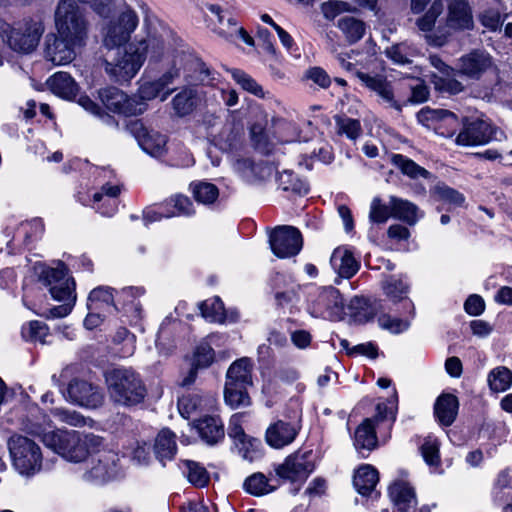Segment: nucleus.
<instances>
[{
    "mask_svg": "<svg viewBox=\"0 0 512 512\" xmlns=\"http://www.w3.org/2000/svg\"><path fill=\"white\" fill-rule=\"evenodd\" d=\"M422 456L431 467H438L440 463L439 444L436 440L426 439L421 446Z\"/></svg>",
    "mask_w": 512,
    "mask_h": 512,
    "instance_id": "nucleus-63",
    "label": "nucleus"
},
{
    "mask_svg": "<svg viewBox=\"0 0 512 512\" xmlns=\"http://www.w3.org/2000/svg\"><path fill=\"white\" fill-rule=\"evenodd\" d=\"M190 187L196 201L203 204L213 203L219 195L218 188L211 183L197 182L192 183Z\"/></svg>",
    "mask_w": 512,
    "mask_h": 512,
    "instance_id": "nucleus-52",
    "label": "nucleus"
},
{
    "mask_svg": "<svg viewBox=\"0 0 512 512\" xmlns=\"http://www.w3.org/2000/svg\"><path fill=\"white\" fill-rule=\"evenodd\" d=\"M143 63L141 48H137L132 42L124 49H109L105 56V71L115 82H129L138 73Z\"/></svg>",
    "mask_w": 512,
    "mask_h": 512,
    "instance_id": "nucleus-5",
    "label": "nucleus"
},
{
    "mask_svg": "<svg viewBox=\"0 0 512 512\" xmlns=\"http://www.w3.org/2000/svg\"><path fill=\"white\" fill-rule=\"evenodd\" d=\"M357 78L360 80L361 84L369 91L373 92L382 103L398 111L401 110V105L395 98L392 83L388 81L384 75L357 71Z\"/></svg>",
    "mask_w": 512,
    "mask_h": 512,
    "instance_id": "nucleus-18",
    "label": "nucleus"
},
{
    "mask_svg": "<svg viewBox=\"0 0 512 512\" xmlns=\"http://www.w3.org/2000/svg\"><path fill=\"white\" fill-rule=\"evenodd\" d=\"M131 461L137 466H147L152 461L150 445L144 441H136L129 453Z\"/></svg>",
    "mask_w": 512,
    "mask_h": 512,
    "instance_id": "nucleus-58",
    "label": "nucleus"
},
{
    "mask_svg": "<svg viewBox=\"0 0 512 512\" xmlns=\"http://www.w3.org/2000/svg\"><path fill=\"white\" fill-rule=\"evenodd\" d=\"M503 132L486 118L466 119L456 137V143L461 146H477L500 140Z\"/></svg>",
    "mask_w": 512,
    "mask_h": 512,
    "instance_id": "nucleus-8",
    "label": "nucleus"
},
{
    "mask_svg": "<svg viewBox=\"0 0 512 512\" xmlns=\"http://www.w3.org/2000/svg\"><path fill=\"white\" fill-rule=\"evenodd\" d=\"M495 68L493 57L484 50L476 49L457 60L455 71L467 79L480 80L484 74Z\"/></svg>",
    "mask_w": 512,
    "mask_h": 512,
    "instance_id": "nucleus-12",
    "label": "nucleus"
},
{
    "mask_svg": "<svg viewBox=\"0 0 512 512\" xmlns=\"http://www.w3.org/2000/svg\"><path fill=\"white\" fill-rule=\"evenodd\" d=\"M120 473L119 456L113 451H103L93 456L83 477L89 482L102 484L116 478Z\"/></svg>",
    "mask_w": 512,
    "mask_h": 512,
    "instance_id": "nucleus-11",
    "label": "nucleus"
},
{
    "mask_svg": "<svg viewBox=\"0 0 512 512\" xmlns=\"http://www.w3.org/2000/svg\"><path fill=\"white\" fill-rule=\"evenodd\" d=\"M337 27L351 44L358 42L366 31L365 23L352 16L341 17L337 22Z\"/></svg>",
    "mask_w": 512,
    "mask_h": 512,
    "instance_id": "nucleus-37",
    "label": "nucleus"
},
{
    "mask_svg": "<svg viewBox=\"0 0 512 512\" xmlns=\"http://www.w3.org/2000/svg\"><path fill=\"white\" fill-rule=\"evenodd\" d=\"M312 453L296 452L288 456L285 461L276 469L279 477L291 482H303L314 470V464L311 461Z\"/></svg>",
    "mask_w": 512,
    "mask_h": 512,
    "instance_id": "nucleus-15",
    "label": "nucleus"
},
{
    "mask_svg": "<svg viewBox=\"0 0 512 512\" xmlns=\"http://www.w3.org/2000/svg\"><path fill=\"white\" fill-rule=\"evenodd\" d=\"M389 495L399 511H415L417 499L410 483L404 480L395 481L389 488Z\"/></svg>",
    "mask_w": 512,
    "mask_h": 512,
    "instance_id": "nucleus-24",
    "label": "nucleus"
},
{
    "mask_svg": "<svg viewBox=\"0 0 512 512\" xmlns=\"http://www.w3.org/2000/svg\"><path fill=\"white\" fill-rule=\"evenodd\" d=\"M44 30V24L40 19H23L8 28L6 42L13 51L29 54L37 48Z\"/></svg>",
    "mask_w": 512,
    "mask_h": 512,
    "instance_id": "nucleus-7",
    "label": "nucleus"
},
{
    "mask_svg": "<svg viewBox=\"0 0 512 512\" xmlns=\"http://www.w3.org/2000/svg\"><path fill=\"white\" fill-rule=\"evenodd\" d=\"M506 489H512V475L509 469L499 472L494 481L491 493L496 503L500 504L506 500Z\"/></svg>",
    "mask_w": 512,
    "mask_h": 512,
    "instance_id": "nucleus-51",
    "label": "nucleus"
},
{
    "mask_svg": "<svg viewBox=\"0 0 512 512\" xmlns=\"http://www.w3.org/2000/svg\"><path fill=\"white\" fill-rule=\"evenodd\" d=\"M243 487L247 493L254 496H262L276 489V486L272 485L269 479L259 472L249 476L245 480Z\"/></svg>",
    "mask_w": 512,
    "mask_h": 512,
    "instance_id": "nucleus-40",
    "label": "nucleus"
},
{
    "mask_svg": "<svg viewBox=\"0 0 512 512\" xmlns=\"http://www.w3.org/2000/svg\"><path fill=\"white\" fill-rule=\"evenodd\" d=\"M378 480L377 470L373 466L366 464L356 471L353 484L358 493L365 496L373 493Z\"/></svg>",
    "mask_w": 512,
    "mask_h": 512,
    "instance_id": "nucleus-34",
    "label": "nucleus"
},
{
    "mask_svg": "<svg viewBox=\"0 0 512 512\" xmlns=\"http://www.w3.org/2000/svg\"><path fill=\"white\" fill-rule=\"evenodd\" d=\"M446 25L452 30H464L473 27L472 12L465 0H456L449 3Z\"/></svg>",
    "mask_w": 512,
    "mask_h": 512,
    "instance_id": "nucleus-23",
    "label": "nucleus"
},
{
    "mask_svg": "<svg viewBox=\"0 0 512 512\" xmlns=\"http://www.w3.org/2000/svg\"><path fill=\"white\" fill-rule=\"evenodd\" d=\"M129 129L146 153L155 157L163 154L167 143L165 135L148 130L140 121L131 122Z\"/></svg>",
    "mask_w": 512,
    "mask_h": 512,
    "instance_id": "nucleus-21",
    "label": "nucleus"
},
{
    "mask_svg": "<svg viewBox=\"0 0 512 512\" xmlns=\"http://www.w3.org/2000/svg\"><path fill=\"white\" fill-rule=\"evenodd\" d=\"M134 43L137 48H141L143 61H145L147 56H150L154 61H158L164 55L165 44L164 41L158 37L149 36L147 39Z\"/></svg>",
    "mask_w": 512,
    "mask_h": 512,
    "instance_id": "nucleus-47",
    "label": "nucleus"
},
{
    "mask_svg": "<svg viewBox=\"0 0 512 512\" xmlns=\"http://www.w3.org/2000/svg\"><path fill=\"white\" fill-rule=\"evenodd\" d=\"M390 208L392 216L406 222L409 225H414L422 215H418V207L410 201L390 197Z\"/></svg>",
    "mask_w": 512,
    "mask_h": 512,
    "instance_id": "nucleus-35",
    "label": "nucleus"
},
{
    "mask_svg": "<svg viewBox=\"0 0 512 512\" xmlns=\"http://www.w3.org/2000/svg\"><path fill=\"white\" fill-rule=\"evenodd\" d=\"M244 414L236 413L230 418L229 427H228V435L234 439L237 444H241L242 448H240V452L242 453V457L249 461L254 459L253 451H250L247 446H253V443L248 436L245 434L242 428Z\"/></svg>",
    "mask_w": 512,
    "mask_h": 512,
    "instance_id": "nucleus-32",
    "label": "nucleus"
},
{
    "mask_svg": "<svg viewBox=\"0 0 512 512\" xmlns=\"http://www.w3.org/2000/svg\"><path fill=\"white\" fill-rule=\"evenodd\" d=\"M300 429L301 425L298 420H277L267 428L265 439L271 447L281 449L295 440Z\"/></svg>",
    "mask_w": 512,
    "mask_h": 512,
    "instance_id": "nucleus-20",
    "label": "nucleus"
},
{
    "mask_svg": "<svg viewBox=\"0 0 512 512\" xmlns=\"http://www.w3.org/2000/svg\"><path fill=\"white\" fill-rule=\"evenodd\" d=\"M42 418V422L27 420L23 424V430L39 437L47 448L68 461L81 462L89 453L98 451L103 444V439L94 434L62 429L48 430L51 428V421L46 419V415Z\"/></svg>",
    "mask_w": 512,
    "mask_h": 512,
    "instance_id": "nucleus-1",
    "label": "nucleus"
},
{
    "mask_svg": "<svg viewBox=\"0 0 512 512\" xmlns=\"http://www.w3.org/2000/svg\"><path fill=\"white\" fill-rule=\"evenodd\" d=\"M330 264L339 277L346 279L353 277L360 268V262L347 246H339L334 249L330 257Z\"/></svg>",
    "mask_w": 512,
    "mask_h": 512,
    "instance_id": "nucleus-22",
    "label": "nucleus"
},
{
    "mask_svg": "<svg viewBox=\"0 0 512 512\" xmlns=\"http://www.w3.org/2000/svg\"><path fill=\"white\" fill-rule=\"evenodd\" d=\"M232 77L233 79L239 84L241 85V87L254 94L255 96H258V97H263L264 96V92H263V89L262 87L252 78L250 77L248 74H246L245 72L241 71V70H238V69H234L232 70Z\"/></svg>",
    "mask_w": 512,
    "mask_h": 512,
    "instance_id": "nucleus-61",
    "label": "nucleus"
},
{
    "mask_svg": "<svg viewBox=\"0 0 512 512\" xmlns=\"http://www.w3.org/2000/svg\"><path fill=\"white\" fill-rule=\"evenodd\" d=\"M367 57H364L360 52L351 50L350 52L338 53L336 60L338 64L350 73L357 76V71L367 68Z\"/></svg>",
    "mask_w": 512,
    "mask_h": 512,
    "instance_id": "nucleus-41",
    "label": "nucleus"
},
{
    "mask_svg": "<svg viewBox=\"0 0 512 512\" xmlns=\"http://www.w3.org/2000/svg\"><path fill=\"white\" fill-rule=\"evenodd\" d=\"M49 89L57 96L72 99L77 95L78 85L66 72H57L47 80Z\"/></svg>",
    "mask_w": 512,
    "mask_h": 512,
    "instance_id": "nucleus-31",
    "label": "nucleus"
},
{
    "mask_svg": "<svg viewBox=\"0 0 512 512\" xmlns=\"http://www.w3.org/2000/svg\"><path fill=\"white\" fill-rule=\"evenodd\" d=\"M103 104L111 111L125 116L142 114L147 105L138 98L126 95L116 87H108L99 92Z\"/></svg>",
    "mask_w": 512,
    "mask_h": 512,
    "instance_id": "nucleus-13",
    "label": "nucleus"
},
{
    "mask_svg": "<svg viewBox=\"0 0 512 512\" xmlns=\"http://www.w3.org/2000/svg\"><path fill=\"white\" fill-rule=\"evenodd\" d=\"M417 119L427 127H433L437 133L445 137L455 134L459 120L458 117L447 110L423 108L417 113Z\"/></svg>",
    "mask_w": 512,
    "mask_h": 512,
    "instance_id": "nucleus-16",
    "label": "nucleus"
},
{
    "mask_svg": "<svg viewBox=\"0 0 512 512\" xmlns=\"http://www.w3.org/2000/svg\"><path fill=\"white\" fill-rule=\"evenodd\" d=\"M278 185L283 191H289L298 195L309 192V185L290 170H284L278 176Z\"/></svg>",
    "mask_w": 512,
    "mask_h": 512,
    "instance_id": "nucleus-39",
    "label": "nucleus"
},
{
    "mask_svg": "<svg viewBox=\"0 0 512 512\" xmlns=\"http://www.w3.org/2000/svg\"><path fill=\"white\" fill-rule=\"evenodd\" d=\"M272 252L278 258H290L302 249L303 239L300 231L293 226H278L269 236Z\"/></svg>",
    "mask_w": 512,
    "mask_h": 512,
    "instance_id": "nucleus-10",
    "label": "nucleus"
},
{
    "mask_svg": "<svg viewBox=\"0 0 512 512\" xmlns=\"http://www.w3.org/2000/svg\"><path fill=\"white\" fill-rule=\"evenodd\" d=\"M196 91L193 88H185L173 99V107L180 116L188 115L195 106Z\"/></svg>",
    "mask_w": 512,
    "mask_h": 512,
    "instance_id": "nucleus-49",
    "label": "nucleus"
},
{
    "mask_svg": "<svg viewBox=\"0 0 512 512\" xmlns=\"http://www.w3.org/2000/svg\"><path fill=\"white\" fill-rule=\"evenodd\" d=\"M93 208L103 216L110 217L114 215L118 208L117 197H104L102 193H94Z\"/></svg>",
    "mask_w": 512,
    "mask_h": 512,
    "instance_id": "nucleus-59",
    "label": "nucleus"
},
{
    "mask_svg": "<svg viewBox=\"0 0 512 512\" xmlns=\"http://www.w3.org/2000/svg\"><path fill=\"white\" fill-rule=\"evenodd\" d=\"M386 55L395 64L403 65L411 62V57L414 56V50L405 43H400L387 48Z\"/></svg>",
    "mask_w": 512,
    "mask_h": 512,
    "instance_id": "nucleus-60",
    "label": "nucleus"
},
{
    "mask_svg": "<svg viewBox=\"0 0 512 512\" xmlns=\"http://www.w3.org/2000/svg\"><path fill=\"white\" fill-rule=\"evenodd\" d=\"M144 292V289L140 287H127L118 293L119 299L123 301L126 312L133 311L136 316L140 315L141 305L137 299L142 296Z\"/></svg>",
    "mask_w": 512,
    "mask_h": 512,
    "instance_id": "nucleus-50",
    "label": "nucleus"
},
{
    "mask_svg": "<svg viewBox=\"0 0 512 512\" xmlns=\"http://www.w3.org/2000/svg\"><path fill=\"white\" fill-rule=\"evenodd\" d=\"M110 397L121 405L132 406L146 396L145 385L131 368H114L105 374Z\"/></svg>",
    "mask_w": 512,
    "mask_h": 512,
    "instance_id": "nucleus-3",
    "label": "nucleus"
},
{
    "mask_svg": "<svg viewBox=\"0 0 512 512\" xmlns=\"http://www.w3.org/2000/svg\"><path fill=\"white\" fill-rule=\"evenodd\" d=\"M339 134H345L349 139H356L361 134L360 122L346 116H337L335 118Z\"/></svg>",
    "mask_w": 512,
    "mask_h": 512,
    "instance_id": "nucleus-57",
    "label": "nucleus"
},
{
    "mask_svg": "<svg viewBox=\"0 0 512 512\" xmlns=\"http://www.w3.org/2000/svg\"><path fill=\"white\" fill-rule=\"evenodd\" d=\"M442 11V1L434 0L428 11L417 20L416 25L419 28V30L423 32L431 31L435 25L437 17L442 13Z\"/></svg>",
    "mask_w": 512,
    "mask_h": 512,
    "instance_id": "nucleus-55",
    "label": "nucleus"
},
{
    "mask_svg": "<svg viewBox=\"0 0 512 512\" xmlns=\"http://www.w3.org/2000/svg\"><path fill=\"white\" fill-rule=\"evenodd\" d=\"M250 135L257 150L264 154L272 152L274 143L261 124L256 123L252 125Z\"/></svg>",
    "mask_w": 512,
    "mask_h": 512,
    "instance_id": "nucleus-53",
    "label": "nucleus"
},
{
    "mask_svg": "<svg viewBox=\"0 0 512 512\" xmlns=\"http://www.w3.org/2000/svg\"><path fill=\"white\" fill-rule=\"evenodd\" d=\"M383 290L387 297L392 301L404 300L408 291V286L402 279L395 276H390L382 284Z\"/></svg>",
    "mask_w": 512,
    "mask_h": 512,
    "instance_id": "nucleus-54",
    "label": "nucleus"
},
{
    "mask_svg": "<svg viewBox=\"0 0 512 512\" xmlns=\"http://www.w3.org/2000/svg\"><path fill=\"white\" fill-rule=\"evenodd\" d=\"M8 447L15 469L22 475H34L42 467L39 445L28 437L15 434L8 440Z\"/></svg>",
    "mask_w": 512,
    "mask_h": 512,
    "instance_id": "nucleus-6",
    "label": "nucleus"
},
{
    "mask_svg": "<svg viewBox=\"0 0 512 512\" xmlns=\"http://www.w3.org/2000/svg\"><path fill=\"white\" fill-rule=\"evenodd\" d=\"M177 450L175 434L169 429L161 430L155 439L154 454L159 462L165 466L166 461L174 458Z\"/></svg>",
    "mask_w": 512,
    "mask_h": 512,
    "instance_id": "nucleus-30",
    "label": "nucleus"
},
{
    "mask_svg": "<svg viewBox=\"0 0 512 512\" xmlns=\"http://www.w3.org/2000/svg\"><path fill=\"white\" fill-rule=\"evenodd\" d=\"M138 25V17L131 9H125L105 28L104 45L108 49L120 48L126 43Z\"/></svg>",
    "mask_w": 512,
    "mask_h": 512,
    "instance_id": "nucleus-9",
    "label": "nucleus"
},
{
    "mask_svg": "<svg viewBox=\"0 0 512 512\" xmlns=\"http://www.w3.org/2000/svg\"><path fill=\"white\" fill-rule=\"evenodd\" d=\"M353 10L351 4L339 1V0H329L322 4L321 11L324 17L328 20H333L338 15L343 12H350Z\"/></svg>",
    "mask_w": 512,
    "mask_h": 512,
    "instance_id": "nucleus-62",
    "label": "nucleus"
},
{
    "mask_svg": "<svg viewBox=\"0 0 512 512\" xmlns=\"http://www.w3.org/2000/svg\"><path fill=\"white\" fill-rule=\"evenodd\" d=\"M248 386H240L225 383L224 399L227 405L235 409L250 404V397L247 393Z\"/></svg>",
    "mask_w": 512,
    "mask_h": 512,
    "instance_id": "nucleus-42",
    "label": "nucleus"
},
{
    "mask_svg": "<svg viewBox=\"0 0 512 512\" xmlns=\"http://www.w3.org/2000/svg\"><path fill=\"white\" fill-rule=\"evenodd\" d=\"M54 22L60 36L72 43L85 42L88 22L82 7L76 0H60L55 9Z\"/></svg>",
    "mask_w": 512,
    "mask_h": 512,
    "instance_id": "nucleus-4",
    "label": "nucleus"
},
{
    "mask_svg": "<svg viewBox=\"0 0 512 512\" xmlns=\"http://www.w3.org/2000/svg\"><path fill=\"white\" fill-rule=\"evenodd\" d=\"M172 92L173 89H167L165 91L157 80L148 81L144 82L140 86L138 94L134 95V98L140 99L147 105L146 101L154 99L158 96L160 97L161 101H165Z\"/></svg>",
    "mask_w": 512,
    "mask_h": 512,
    "instance_id": "nucleus-48",
    "label": "nucleus"
},
{
    "mask_svg": "<svg viewBox=\"0 0 512 512\" xmlns=\"http://www.w3.org/2000/svg\"><path fill=\"white\" fill-rule=\"evenodd\" d=\"M202 316L210 322L222 323L225 320V308L219 297L203 301L200 306Z\"/></svg>",
    "mask_w": 512,
    "mask_h": 512,
    "instance_id": "nucleus-44",
    "label": "nucleus"
},
{
    "mask_svg": "<svg viewBox=\"0 0 512 512\" xmlns=\"http://www.w3.org/2000/svg\"><path fill=\"white\" fill-rule=\"evenodd\" d=\"M433 84L437 91L447 95H456L465 90V86L462 82L451 77L435 76L433 79Z\"/></svg>",
    "mask_w": 512,
    "mask_h": 512,
    "instance_id": "nucleus-56",
    "label": "nucleus"
},
{
    "mask_svg": "<svg viewBox=\"0 0 512 512\" xmlns=\"http://www.w3.org/2000/svg\"><path fill=\"white\" fill-rule=\"evenodd\" d=\"M458 399L452 394H442L434 405V414L443 426H450L456 419L458 412Z\"/></svg>",
    "mask_w": 512,
    "mask_h": 512,
    "instance_id": "nucleus-28",
    "label": "nucleus"
},
{
    "mask_svg": "<svg viewBox=\"0 0 512 512\" xmlns=\"http://www.w3.org/2000/svg\"><path fill=\"white\" fill-rule=\"evenodd\" d=\"M165 218L178 216H191L194 214L192 201L183 194H176L166 199L163 203Z\"/></svg>",
    "mask_w": 512,
    "mask_h": 512,
    "instance_id": "nucleus-36",
    "label": "nucleus"
},
{
    "mask_svg": "<svg viewBox=\"0 0 512 512\" xmlns=\"http://www.w3.org/2000/svg\"><path fill=\"white\" fill-rule=\"evenodd\" d=\"M195 428L203 441L214 445L224 438V425L216 416H205L199 419Z\"/></svg>",
    "mask_w": 512,
    "mask_h": 512,
    "instance_id": "nucleus-26",
    "label": "nucleus"
},
{
    "mask_svg": "<svg viewBox=\"0 0 512 512\" xmlns=\"http://www.w3.org/2000/svg\"><path fill=\"white\" fill-rule=\"evenodd\" d=\"M253 364L250 358L243 357L234 361L227 370V384L251 386Z\"/></svg>",
    "mask_w": 512,
    "mask_h": 512,
    "instance_id": "nucleus-27",
    "label": "nucleus"
},
{
    "mask_svg": "<svg viewBox=\"0 0 512 512\" xmlns=\"http://www.w3.org/2000/svg\"><path fill=\"white\" fill-rule=\"evenodd\" d=\"M312 313L333 321L344 315V302L340 292L334 287L322 288L312 303Z\"/></svg>",
    "mask_w": 512,
    "mask_h": 512,
    "instance_id": "nucleus-14",
    "label": "nucleus"
},
{
    "mask_svg": "<svg viewBox=\"0 0 512 512\" xmlns=\"http://www.w3.org/2000/svg\"><path fill=\"white\" fill-rule=\"evenodd\" d=\"M22 337L32 342H40L41 344L49 343L50 337L47 325L41 321H30L22 327Z\"/></svg>",
    "mask_w": 512,
    "mask_h": 512,
    "instance_id": "nucleus-45",
    "label": "nucleus"
},
{
    "mask_svg": "<svg viewBox=\"0 0 512 512\" xmlns=\"http://www.w3.org/2000/svg\"><path fill=\"white\" fill-rule=\"evenodd\" d=\"M377 443L374 420L366 418L354 433V446L359 452H370L377 447Z\"/></svg>",
    "mask_w": 512,
    "mask_h": 512,
    "instance_id": "nucleus-29",
    "label": "nucleus"
},
{
    "mask_svg": "<svg viewBox=\"0 0 512 512\" xmlns=\"http://www.w3.org/2000/svg\"><path fill=\"white\" fill-rule=\"evenodd\" d=\"M40 282L49 290L51 297L62 305L50 310L52 317H64L71 311L76 302L75 281L69 275L64 264L56 268H44L39 276Z\"/></svg>",
    "mask_w": 512,
    "mask_h": 512,
    "instance_id": "nucleus-2",
    "label": "nucleus"
},
{
    "mask_svg": "<svg viewBox=\"0 0 512 512\" xmlns=\"http://www.w3.org/2000/svg\"><path fill=\"white\" fill-rule=\"evenodd\" d=\"M181 469L188 481L195 487L202 488L208 485L210 474L199 462L183 460L181 461Z\"/></svg>",
    "mask_w": 512,
    "mask_h": 512,
    "instance_id": "nucleus-38",
    "label": "nucleus"
},
{
    "mask_svg": "<svg viewBox=\"0 0 512 512\" xmlns=\"http://www.w3.org/2000/svg\"><path fill=\"white\" fill-rule=\"evenodd\" d=\"M378 324L382 329L388 330L391 333H401L408 329L410 323L407 320L393 318L387 314L378 317Z\"/></svg>",
    "mask_w": 512,
    "mask_h": 512,
    "instance_id": "nucleus-64",
    "label": "nucleus"
},
{
    "mask_svg": "<svg viewBox=\"0 0 512 512\" xmlns=\"http://www.w3.org/2000/svg\"><path fill=\"white\" fill-rule=\"evenodd\" d=\"M113 292L114 289L107 286L94 288L88 296V310L102 311L108 314L118 311Z\"/></svg>",
    "mask_w": 512,
    "mask_h": 512,
    "instance_id": "nucleus-25",
    "label": "nucleus"
},
{
    "mask_svg": "<svg viewBox=\"0 0 512 512\" xmlns=\"http://www.w3.org/2000/svg\"><path fill=\"white\" fill-rule=\"evenodd\" d=\"M67 399L80 406L95 408L101 405L103 394L97 386L84 380L75 379L68 385Z\"/></svg>",
    "mask_w": 512,
    "mask_h": 512,
    "instance_id": "nucleus-19",
    "label": "nucleus"
},
{
    "mask_svg": "<svg viewBox=\"0 0 512 512\" xmlns=\"http://www.w3.org/2000/svg\"><path fill=\"white\" fill-rule=\"evenodd\" d=\"M488 384L492 391L504 392L512 385V372L504 366L496 367L488 375Z\"/></svg>",
    "mask_w": 512,
    "mask_h": 512,
    "instance_id": "nucleus-43",
    "label": "nucleus"
},
{
    "mask_svg": "<svg viewBox=\"0 0 512 512\" xmlns=\"http://www.w3.org/2000/svg\"><path fill=\"white\" fill-rule=\"evenodd\" d=\"M83 44L72 43V41L60 36L58 33H50L45 39V59L54 65L69 64L76 56L75 49Z\"/></svg>",
    "mask_w": 512,
    "mask_h": 512,
    "instance_id": "nucleus-17",
    "label": "nucleus"
},
{
    "mask_svg": "<svg viewBox=\"0 0 512 512\" xmlns=\"http://www.w3.org/2000/svg\"><path fill=\"white\" fill-rule=\"evenodd\" d=\"M214 361V350L213 348L206 342L200 343L194 352L193 364L188 373V376L184 378L183 385L192 384L197 375L198 368H207Z\"/></svg>",
    "mask_w": 512,
    "mask_h": 512,
    "instance_id": "nucleus-33",
    "label": "nucleus"
},
{
    "mask_svg": "<svg viewBox=\"0 0 512 512\" xmlns=\"http://www.w3.org/2000/svg\"><path fill=\"white\" fill-rule=\"evenodd\" d=\"M392 162L403 174L410 178H428L429 176V172L425 168L419 166L413 160L401 154H394L392 156Z\"/></svg>",
    "mask_w": 512,
    "mask_h": 512,
    "instance_id": "nucleus-46",
    "label": "nucleus"
}]
</instances>
